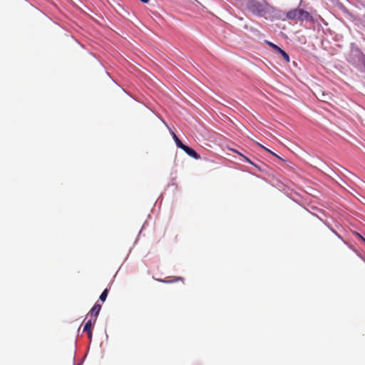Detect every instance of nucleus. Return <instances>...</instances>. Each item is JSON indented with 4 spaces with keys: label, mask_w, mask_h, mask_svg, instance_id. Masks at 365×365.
Masks as SVG:
<instances>
[{
    "label": "nucleus",
    "mask_w": 365,
    "mask_h": 365,
    "mask_svg": "<svg viewBox=\"0 0 365 365\" xmlns=\"http://www.w3.org/2000/svg\"><path fill=\"white\" fill-rule=\"evenodd\" d=\"M279 53L282 56L286 62H289V56L284 50L281 49Z\"/></svg>",
    "instance_id": "nucleus-11"
},
{
    "label": "nucleus",
    "mask_w": 365,
    "mask_h": 365,
    "mask_svg": "<svg viewBox=\"0 0 365 365\" xmlns=\"http://www.w3.org/2000/svg\"><path fill=\"white\" fill-rule=\"evenodd\" d=\"M96 319H94L93 320L92 319H90L86 322L83 327V331L87 332L88 338L90 339H91L92 337V327L96 323Z\"/></svg>",
    "instance_id": "nucleus-3"
},
{
    "label": "nucleus",
    "mask_w": 365,
    "mask_h": 365,
    "mask_svg": "<svg viewBox=\"0 0 365 365\" xmlns=\"http://www.w3.org/2000/svg\"><path fill=\"white\" fill-rule=\"evenodd\" d=\"M331 96L328 93H322V96L320 97V101L323 102H328L329 100H331Z\"/></svg>",
    "instance_id": "nucleus-8"
},
{
    "label": "nucleus",
    "mask_w": 365,
    "mask_h": 365,
    "mask_svg": "<svg viewBox=\"0 0 365 365\" xmlns=\"http://www.w3.org/2000/svg\"><path fill=\"white\" fill-rule=\"evenodd\" d=\"M172 135H173V138L177 145V146L180 148H182L184 145V144L181 142V140L178 138V136L176 135V134L174 133V132H172L171 133Z\"/></svg>",
    "instance_id": "nucleus-6"
},
{
    "label": "nucleus",
    "mask_w": 365,
    "mask_h": 365,
    "mask_svg": "<svg viewBox=\"0 0 365 365\" xmlns=\"http://www.w3.org/2000/svg\"><path fill=\"white\" fill-rule=\"evenodd\" d=\"M267 151H268L269 153H272L273 155L279 158V156H277L275 153H274L273 152H272L270 150L267 149V148H264Z\"/></svg>",
    "instance_id": "nucleus-12"
},
{
    "label": "nucleus",
    "mask_w": 365,
    "mask_h": 365,
    "mask_svg": "<svg viewBox=\"0 0 365 365\" xmlns=\"http://www.w3.org/2000/svg\"><path fill=\"white\" fill-rule=\"evenodd\" d=\"M361 239L365 242V239L361 236Z\"/></svg>",
    "instance_id": "nucleus-14"
},
{
    "label": "nucleus",
    "mask_w": 365,
    "mask_h": 365,
    "mask_svg": "<svg viewBox=\"0 0 365 365\" xmlns=\"http://www.w3.org/2000/svg\"><path fill=\"white\" fill-rule=\"evenodd\" d=\"M248 9L254 14L264 16L272 11V7L267 1H248Z\"/></svg>",
    "instance_id": "nucleus-1"
},
{
    "label": "nucleus",
    "mask_w": 365,
    "mask_h": 365,
    "mask_svg": "<svg viewBox=\"0 0 365 365\" xmlns=\"http://www.w3.org/2000/svg\"><path fill=\"white\" fill-rule=\"evenodd\" d=\"M101 309V305L98 303H96L89 312L91 317H94L95 319H96L98 315L99 314Z\"/></svg>",
    "instance_id": "nucleus-5"
},
{
    "label": "nucleus",
    "mask_w": 365,
    "mask_h": 365,
    "mask_svg": "<svg viewBox=\"0 0 365 365\" xmlns=\"http://www.w3.org/2000/svg\"><path fill=\"white\" fill-rule=\"evenodd\" d=\"M364 17H365V15H364Z\"/></svg>",
    "instance_id": "nucleus-15"
},
{
    "label": "nucleus",
    "mask_w": 365,
    "mask_h": 365,
    "mask_svg": "<svg viewBox=\"0 0 365 365\" xmlns=\"http://www.w3.org/2000/svg\"><path fill=\"white\" fill-rule=\"evenodd\" d=\"M181 149L183 150L188 155L196 160L200 158V155L198 153H197L195 150L185 145H184Z\"/></svg>",
    "instance_id": "nucleus-4"
},
{
    "label": "nucleus",
    "mask_w": 365,
    "mask_h": 365,
    "mask_svg": "<svg viewBox=\"0 0 365 365\" xmlns=\"http://www.w3.org/2000/svg\"><path fill=\"white\" fill-rule=\"evenodd\" d=\"M108 289H105L103 290V292L101 293V294L100 295V297H99V299L101 301V302H104L106 301V298H107V296H108Z\"/></svg>",
    "instance_id": "nucleus-10"
},
{
    "label": "nucleus",
    "mask_w": 365,
    "mask_h": 365,
    "mask_svg": "<svg viewBox=\"0 0 365 365\" xmlns=\"http://www.w3.org/2000/svg\"><path fill=\"white\" fill-rule=\"evenodd\" d=\"M265 43L269 46L271 47L273 50H274L275 51L277 52H279V51L282 49L281 48H279L277 45L269 41H265Z\"/></svg>",
    "instance_id": "nucleus-7"
},
{
    "label": "nucleus",
    "mask_w": 365,
    "mask_h": 365,
    "mask_svg": "<svg viewBox=\"0 0 365 365\" xmlns=\"http://www.w3.org/2000/svg\"><path fill=\"white\" fill-rule=\"evenodd\" d=\"M230 150H231L232 152L236 153H237L239 155H240L241 157H242V158H244V160H245L246 162H247V163H250V164H252V165H255V164H254V163H252V161H251L248 158H247L246 156L243 155H242L241 153H240L239 151H237V150H235V149H230Z\"/></svg>",
    "instance_id": "nucleus-9"
},
{
    "label": "nucleus",
    "mask_w": 365,
    "mask_h": 365,
    "mask_svg": "<svg viewBox=\"0 0 365 365\" xmlns=\"http://www.w3.org/2000/svg\"><path fill=\"white\" fill-rule=\"evenodd\" d=\"M286 17L289 20L313 21L311 14L302 9H294L287 12Z\"/></svg>",
    "instance_id": "nucleus-2"
},
{
    "label": "nucleus",
    "mask_w": 365,
    "mask_h": 365,
    "mask_svg": "<svg viewBox=\"0 0 365 365\" xmlns=\"http://www.w3.org/2000/svg\"><path fill=\"white\" fill-rule=\"evenodd\" d=\"M363 64H364V66L365 67V60L364 61Z\"/></svg>",
    "instance_id": "nucleus-13"
}]
</instances>
